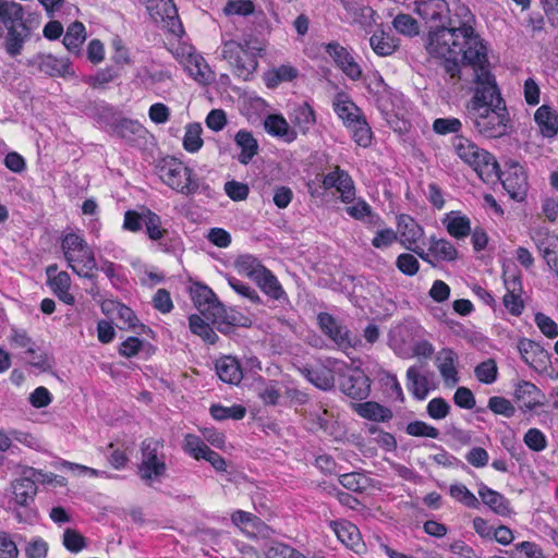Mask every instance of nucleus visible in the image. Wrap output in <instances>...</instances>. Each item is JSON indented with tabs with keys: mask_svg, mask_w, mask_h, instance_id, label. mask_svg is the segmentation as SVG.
I'll list each match as a JSON object with an SVG mask.
<instances>
[{
	"mask_svg": "<svg viewBox=\"0 0 558 558\" xmlns=\"http://www.w3.org/2000/svg\"><path fill=\"white\" fill-rule=\"evenodd\" d=\"M458 14L463 19L459 25L450 21L449 27L428 32L427 50L446 60L445 70L451 78L460 77L461 66L458 60L461 57L463 61L472 65L477 84L480 71L488 70L486 47L474 32L472 26L474 17L470 9L461 5L458 8Z\"/></svg>",
	"mask_w": 558,
	"mask_h": 558,
	"instance_id": "obj_1",
	"label": "nucleus"
},
{
	"mask_svg": "<svg viewBox=\"0 0 558 558\" xmlns=\"http://www.w3.org/2000/svg\"><path fill=\"white\" fill-rule=\"evenodd\" d=\"M474 129L484 137L498 138L508 134L510 114L489 70L477 74V86L466 106Z\"/></svg>",
	"mask_w": 558,
	"mask_h": 558,
	"instance_id": "obj_2",
	"label": "nucleus"
},
{
	"mask_svg": "<svg viewBox=\"0 0 558 558\" xmlns=\"http://www.w3.org/2000/svg\"><path fill=\"white\" fill-rule=\"evenodd\" d=\"M68 267L78 277L90 279L98 269L95 253L87 241L76 232L65 233L60 243Z\"/></svg>",
	"mask_w": 558,
	"mask_h": 558,
	"instance_id": "obj_3",
	"label": "nucleus"
},
{
	"mask_svg": "<svg viewBox=\"0 0 558 558\" xmlns=\"http://www.w3.org/2000/svg\"><path fill=\"white\" fill-rule=\"evenodd\" d=\"M262 51L258 41L245 38L242 41L223 40L221 56L231 66L233 74L248 80L257 68V54Z\"/></svg>",
	"mask_w": 558,
	"mask_h": 558,
	"instance_id": "obj_4",
	"label": "nucleus"
},
{
	"mask_svg": "<svg viewBox=\"0 0 558 558\" xmlns=\"http://www.w3.org/2000/svg\"><path fill=\"white\" fill-rule=\"evenodd\" d=\"M167 473L166 456L161 441L148 438L141 445V460L137 466L140 478L148 486L160 482Z\"/></svg>",
	"mask_w": 558,
	"mask_h": 558,
	"instance_id": "obj_5",
	"label": "nucleus"
},
{
	"mask_svg": "<svg viewBox=\"0 0 558 558\" xmlns=\"http://www.w3.org/2000/svg\"><path fill=\"white\" fill-rule=\"evenodd\" d=\"M156 168L161 181L179 193L189 195L198 187L192 169L174 157L161 158Z\"/></svg>",
	"mask_w": 558,
	"mask_h": 558,
	"instance_id": "obj_6",
	"label": "nucleus"
},
{
	"mask_svg": "<svg viewBox=\"0 0 558 558\" xmlns=\"http://www.w3.org/2000/svg\"><path fill=\"white\" fill-rule=\"evenodd\" d=\"M41 471L33 468L25 470L20 478L12 482V500L15 506L25 508L24 512L15 510V518L19 522H28L35 517V511L28 509L37 494L35 480H39Z\"/></svg>",
	"mask_w": 558,
	"mask_h": 558,
	"instance_id": "obj_7",
	"label": "nucleus"
},
{
	"mask_svg": "<svg viewBox=\"0 0 558 558\" xmlns=\"http://www.w3.org/2000/svg\"><path fill=\"white\" fill-rule=\"evenodd\" d=\"M415 4V13L418 14L426 24H429V32L437 31L441 27H449L450 21H453L456 25L463 20L462 16L458 14V8L462 4H457L454 8L457 19H451L448 16L449 7L445 0H416Z\"/></svg>",
	"mask_w": 558,
	"mask_h": 558,
	"instance_id": "obj_8",
	"label": "nucleus"
},
{
	"mask_svg": "<svg viewBox=\"0 0 558 558\" xmlns=\"http://www.w3.org/2000/svg\"><path fill=\"white\" fill-rule=\"evenodd\" d=\"M365 81L368 92L374 96L376 106L386 120L389 121L392 114L398 116L401 95L393 93L378 72L369 73Z\"/></svg>",
	"mask_w": 558,
	"mask_h": 558,
	"instance_id": "obj_9",
	"label": "nucleus"
},
{
	"mask_svg": "<svg viewBox=\"0 0 558 558\" xmlns=\"http://www.w3.org/2000/svg\"><path fill=\"white\" fill-rule=\"evenodd\" d=\"M529 234L548 268L558 275V235L546 226L534 227Z\"/></svg>",
	"mask_w": 558,
	"mask_h": 558,
	"instance_id": "obj_10",
	"label": "nucleus"
},
{
	"mask_svg": "<svg viewBox=\"0 0 558 558\" xmlns=\"http://www.w3.org/2000/svg\"><path fill=\"white\" fill-rule=\"evenodd\" d=\"M319 327L339 349L347 350L355 348L360 340L353 338L349 329L337 318L328 313H320L317 316Z\"/></svg>",
	"mask_w": 558,
	"mask_h": 558,
	"instance_id": "obj_11",
	"label": "nucleus"
},
{
	"mask_svg": "<svg viewBox=\"0 0 558 558\" xmlns=\"http://www.w3.org/2000/svg\"><path fill=\"white\" fill-rule=\"evenodd\" d=\"M147 9L156 22H162L165 27L174 35L183 33L178 11L172 0H148Z\"/></svg>",
	"mask_w": 558,
	"mask_h": 558,
	"instance_id": "obj_12",
	"label": "nucleus"
},
{
	"mask_svg": "<svg viewBox=\"0 0 558 558\" xmlns=\"http://www.w3.org/2000/svg\"><path fill=\"white\" fill-rule=\"evenodd\" d=\"M29 66L49 76L65 77L74 75L71 62L65 58H57L51 53H37L27 61Z\"/></svg>",
	"mask_w": 558,
	"mask_h": 558,
	"instance_id": "obj_13",
	"label": "nucleus"
},
{
	"mask_svg": "<svg viewBox=\"0 0 558 558\" xmlns=\"http://www.w3.org/2000/svg\"><path fill=\"white\" fill-rule=\"evenodd\" d=\"M323 186L326 190L335 187L340 193V199L343 203H351L355 198V187L349 173L339 167L327 173L323 179Z\"/></svg>",
	"mask_w": 558,
	"mask_h": 558,
	"instance_id": "obj_14",
	"label": "nucleus"
},
{
	"mask_svg": "<svg viewBox=\"0 0 558 558\" xmlns=\"http://www.w3.org/2000/svg\"><path fill=\"white\" fill-rule=\"evenodd\" d=\"M191 295L197 310L208 320L211 319L215 313L222 311V303L218 300L214 291L206 286H194L191 289Z\"/></svg>",
	"mask_w": 558,
	"mask_h": 558,
	"instance_id": "obj_15",
	"label": "nucleus"
},
{
	"mask_svg": "<svg viewBox=\"0 0 558 558\" xmlns=\"http://www.w3.org/2000/svg\"><path fill=\"white\" fill-rule=\"evenodd\" d=\"M340 388L352 399L363 400L368 397L371 385L368 377L362 371L354 369L342 376Z\"/></svg>",
	"mask_w": 558,
	"mask_h": 558,
	"instance_id": "obj_16",
	"label": "nucleus"
},
{
	"mask_svg": "<svg viewBox=\"0 0 558 558\" xmlns=\"http://www.w3.org/2000/svg\"><path fill=\"white\" fill-rule=\"evenodd\" d=\"M505 190L513 199H522L527 187L526 174L520 165L513 163L505 172H500V178Z\"/></svg>",
	"mask_w": 558,
	"mask_h": 558,
	"instance_id": "obj_17",
	"label": "nucleus"
},
{
	"mask_svg": "<svg viewBox=\"0 0 558 558\" xmlns=\"http://www.w3.org/2000/svg\"><path fill=\"white\" fill-rule=\"evenodd\" d=\"M326 51L349 78L355 81L361 77L362 70L347 48L338 43H330L327 45Z\"/></svg>",
	"mask_w": 558,
	"mask_h": 558,
	"instance_id": "obj_18",
	"label": "nucleus"
},
{
	"mask_svg": "<svg viewBox=\"0 0 558 558\" xmlns=\"http://www.w3.org/2000/svg\"><path fill=\"white\" fill-rule=\"evenodd\" d=\"M31 28L24 21L7 28V35L2 43L7 54L11 58L20 56L24 49L25 43L31 38Z\"/></svg>",
	"mask_w": 558,
	"mask_h": 558,
	"instance_id": "obj_19",
	"label": "nucleus"
},
{
	"mask_svg": "<svg viewBox=\"0 0 558 558\" xmlns=\"http://www.w3.org/2000/svg\"><path fill=\"white\" fill-rule=\"evenodd\" d=\"M330 529L333 531L338 539L348 548L360 554L364 548L361 533L356 525L349 521H330Z\"/></svg>",
	"mask_w": 558,
	"mask_h": 558,
	"instance_id": "obj_20",
	"label": "nucleus"
},
{
	"mask_svg": "<svg viewBox=\"0 0 558 558\" xmlns=\"http://www.w3.org/2000/svg\"><path fill=\"white\" fill-rule=\"evenodd\" d=\"M484 182H494L500 178V169L496 158L487 150L480 148L476 157L469 163Z\"/></svg>",
	"mask_w": 558,
	"mask_h": 558,
	"instance_id": "obj_21",
	"label": "nucleus"
},
{
	"mask_svg": "<svg viewBox=\"0 0 558 558\" xmlns=\"http://www.w3.org/2000/svg\"><path fill=\"white\" fill-rule=\"evenodd\" d=\"M144 225L146 228V233L148 238L151 241L158 242L159 246L165 252H169L170 248H175V246L179 244V239L172 238L171 245L169 246L167 243H165V239L169 235V232L167 229L162 228L161 218L156 213L151 211L150 209H145V218H144Z\"/></svg>",
	"mask_w": 558,
	"mask_h": 558,
	"instance_id": "obj_22",
	"label": "nucleus"
},
{
	"mask_svg": "<svg viewBox=\"0 0 558 558\" xmlns=\"http://www.w3.org/2000/svg\"><path fill=\"white\" fill-rule=\"evenodd\" d=\"M343 9L351 16L352 23L368 32L376 24L377 13L367 4L357 1H341Z\"/></svg>",
	"mask_w": 558,
	"mask_h": 558,
	"instance_id": "obj_23",
	"label": "nucleus"
},
{
	"mask_svg": "<svg viewBox=\"0 0 558 558\" xmlns=\"http://www.w3.org/2000/svg\"><path fill=\"white\" fill-rule=\"evenodd\" d=\"M544 393L532 383L522 380L517 384L514 399L524 410H534L543 404Z\"/></svg>",
	"mask_w": 558,
	"mask_h": 558,
	"instance_id": "obj_24",
	"label": "nucleus"
},
{
	"mask_svg": "<svg viewBox=\"0 0 558 558\" xmlns=\"http://www.w3.org/2000/svg\"><path fill=\"white\" fill-rule=\"evenodd\" d=\"M457 354L451 349H442L436 357L437 368L447 387H453L459 381L456 367Z\"/></svg>",
	"mask_w": 558,
	"mask_h": 558,
	"instance_id": "obj_25",
	"label": "nucleus"
},
{
	"mask_svg": "<svg viewBox=\"0 0 558 558\" xmlns=\"http://www.w3.org/2000/svg\"><path fill=\"white\" fill-rule=\"evenodd\" d=\"M265 131L286 143H292L296 140V131L290 126L289 122L281 114H269L264 120Z\"/></svg>",
	"mask_w": 558,
	"mask_h": 558,
	"instance_id": "obj_26",
	"label": "nucleus"
},
{
	"mask_svg": "<svg viewBox=\"0 0 558 558\" xmlns=\"http://www.w3.org/2000/svg\"><path fill=\"white\" fill-rule=\"evenodd\" d=\"M407 388L414 398L424 400L430 390L427 373L417 366H410L407 371Z\"/></svg>",
	"mask_w": 558,
	"mask_h": 558,
	"instance_id": "obj_27",
	"label": "nucleus"
},
{
	"mask_svg": "<svg viewBox=\"0 0 558 558\" xmlns=\"http://www.w3.org/2000/svg\"><path fill=\"white\" fill-rule=\"evenodd\" d=\"M215 366L219 378L227 384L238 385L243 378L241 365L233 356L218 359Z\"/></svg>",
	"mask_w": 558,
	"mask_h": 558,
	"instance_id": "obj_28",
	"label": "nucleus"
},
{
	"mask_svg": "<svg viewBox=\"0 0 558 558\" xmlns=\"http://www.w3.org/2000/svg\"><path fill=\"white\" fill-rule=\"evenodd\" d=\"M534 120L544 136L554 137L558 133V113L550 106L538 107L534 113Z\"/></svg>",
	"mask_w": 558,
	"mask_h": 558,
	"instance_id": "obj_29",
	"label": "nucleus"
},
{
	"mask_svg": "<svg viewBox=\"0 0 558 558\" xmlns=\"http://www.w3.org/2000/svg\"><path fill=\"white\" fill-rule=\"evenodd\" d=\"M353 410L363 418L373 422H388L392 418V411L375 401L355 403Z\"/></svg>",
	"mask_w": 558,
	"mask_h": 558,
	"instance_id": "obj_30",
	"label": "nucleus"
},
{
	"mask_svg": "<svg viewBox=\"0 0 558 558\" xmlns=\"http://www.w3.org/2000/svg\"><path fill=\"white\" fill-rule=\"evenodd\" d=\"M447 232L460 240L466 238L471 233V220L460 211H450L442 220Z\"/></svg>",
	"mask_w": 558,
	"mask_h": 558,
	"instance_id": "obj_31",
	"label": "nucleus"
},
{
	"mask_svg": "<svg viewBox=\"0 0 558 558\" xmlns=\"http://www.w3.org/2000/svg\"><path fill=\"white\" fill-rule=\"evenodd\" d=\"M235 145L240 148L238 160L242 165H248L258 153V143L250 131L240 130L234 135Z\"/></svg>",
	"mask_w": 558,
	"mask_h": 558,
	"instance_id": "obj_32",
	"label": "nucleus"
},
{
	"mask_svg": "<svg viewBox=\"0 0 558 558\" xmlns=\"http://www.w3.org/2000/svg\"><path fill=\"white\" fill-rule=\"evenodd\" d=\"M477 493L482 501L495 513L499 515H508L510 513L509 501L500 493L485 484L478 486Z\"/></svg>",
	"mask_w": 558,
	"mask_h": 558,
	"instance_id": "obj_33",
	"label": "nucleus"
},
{
	"mask_svg": "<svg viewBox=\"0 0 558 558\" xmlns=\"http://www.w3.org/2000/svg\"><path fill=\"white\" fill-rule=\"evenodd\" d=\"M24 21V8L12 0H0V34L3 27L9 28Z\"/></svg>",
	"mask_w": 558,
	"mask_h": 558,
	"instance_id": "obj_34",
	"label": "nucleus"
},
{
	"mask_svg": "<svg viewBox=\"0 0 558 558\" xmlns=\"http://www.w3.org/2000/svg\"><path fill=\"white\" fill-rule=\"evenodd\" d=\"M373 51L379 57L391 56L399 47V40L388 32L378 29L369 38Z\"/></svg>",
	"mask_w": 558,
	"mask_h": 558,
	"instance_id": "obj_35",
	"label": "nucleus"
},
{
	"mask_svg": "<svg viewBox=\"0 0 558 558\" xmlns=\"http://www.w3.org/2000/svg\"><path fill=\"white\" fill-rule=\"evenodd\" d=\"M398 227L405 247L408 250H414V246L423 236V229L409 216H401L399 218Z\"/></svg>",
	"mask_w": 558,
	"mask_h": 558,
	"instance_id": "obj_36",
	"label": "nucleus"
},
{
	"mask_svg": "<svg viewBox=\"0 0 558 558\" xmlns=\"http://www.w3.org/2000/svg\"><path fill=\"white\" fill-rule=\"evenodd\" d=\"M290 119L303 134H307L316 124L315 111L307 102L298 105L290 114Z\"/></svg>",
	"mask_w": 558,
	"mask_h": 558,
	"instance_id": "obj_37",
	"label": "nucleus"
},
{
	"mask_svg": "<svg viewBox=\"0 0 558 558\" xmlns=\"http://www.w3.org/2000/svg\"><path fill=\"white\" fill-rule=\"evenodd\" d=\"M255 282L266 295L274 300L279 301L287 298V294L277 277L267 268L262 271Z\"/></svg>",
	"mask_w": 558,
	"mask_h": 558,
	"instance_id": "obj_38",
	"label": "nucleus"
},
{
	"mask_svg": "<svg viewBox=\"0 0 558 558\" xmlns=\"http://www.w3.org/2000/svg\"><path fill=\"white\" fill-rule=\"evenodd\" d=\"M231 521L240 527L245 534L254 536L264 529L263 521L251 512L236 510L231 514Z\"/></svg>",
	"mask_w": 558,
	"mask_h": 558,
	"instance_id": "obj_39",
	"label": "nucleus"
},
{
	"mask_svg": "<svg viewBox=\"0 0 558 558\" xmlns=\"http://www.w3.org/2000/svg\"><path fill=\"white\" fill-rule=\"evenodd\" d=\"M332 105L335 112L343 121L345 126L362 116L361 110L343 93L335 97Z\"/></svg>",
	"mask_w": 558,
	"mask_h": 558,
	"instance_id": "obj_40",
	"label": "nucleus"
},
{
	"mask_svg": "<svg viewBox=\"0 0 558 558\" xmlns=\"http://www.w3.org/2000/svg\"><path fill=\"white\" fill-rule=\"evenodd\" d=\"M48 286L63 303L68 305H73L75 303V298L70 292L71 277L66 271H59V274L53 276L51 280H48Z\"/></svg>",
	"mask_w": 558,
	"mask_h": 558,
	"instance_id": "obj_41",
	"label": "nucleus"
},
{
	"mask_svg": "<svg viewBox=\"0 0 558 558\" xmlns=\"http://www.w3.org/2000/svg\"><path fill=\"white\" fill-rule=\"evenodd\" d=\"M184 69L201 84H209L214 81V73L210 71L204 58L197 52L195 56H192V59L187 61Z\"/></svg>",
	"mask_w": 558,
	"mask_h": 558,
	"instance_id": "obj_42",
	"label": "nucleus"
},
{
	"mask_svg": "<svg viewBox=\"0 0 558 558\" xmlns=\"http://www.w3.org/2000/svg\"><path fill=\"white\" fill-rule=\"evenodd\" d=\"M85 39V26L83 23L76 21L69 25L63 37V45L68 51L72 53H78Z\"/></svg>",
	"mask_w": 558,
	"mask_h": 558,
	"instance_id": "obj_43",
	"label": "nucleus"
},
{
	"mask_svg": "<svg viewBox=\"0 0 558 558\" xmlns=\"http://www.w3.org/2000/svg\"><path fill=\"white\" fill-rule=\"evenodd\" d=\"M429 253L438 260L453 262L458 258L454 245L446 239H430Z\"/></svg>",
	"mask_w": 558,
	"mask_h": 558,
	"instance_id": "obj_44",
	"label": "nucleus"
},
{
	"mask_svg": "<svg viewBox=\"0 0 558 558\" xmlns=\"http://www.w3.org/2000/svg\"><path fill=\"white\" fill-rule=\"evenodd\" d=\"M298 76V70L282 64L265 73L264 81L268 88H275L282 82H290Z\"/></svg>",
	"mask_w": 558,
	"mask_h": 558,
	"instance_id": "obj_45",
	"label": "nucleus"
},
{
	"mask_svg": "<svg viewBox=\"0 0 558 558\" xmlns=\"http://www.w3.org/2000/svg\"><path fill=\"white\" fill-rule=\"evenodd\" d=\"M347 128L352 133L354 142L362 147H367L372 143V130L366 122L365 117L362 114L360 118L354 120Z\"/></svg>",
	"mask_w": 558,
	"mask_h": 558,
	"instance_id": "obj_46",
	"label": "nucleus"
},
{
	"mask_svg": "<svg viewBox=\"0 0 558 558\" xmlns=\"http://www.w3.org/2000/svg\"><path fill=\"white\" fill-rule=\"evenodd\" d=\"M306 378L317 388L323 390L331 389L335 385L333 372L326 366L307 369Z\"/></svg>",
	"mask_w": 558,
	"mask_h": 558,
	"instance_id": "obj_47",
	"label": "nucleus"
},
{
	"mask_svg": "<svg viewBox=\"0 0 558 558\" xmlns=\"http://www.w3.org/2000/svg\"><path fill=\"white\" fill-rule=\"evenodd\" d=\"M214 324L217 325H228V326H247L250 319L244 316L242 313L233 310L226 308L222 304V311L219 313H215L210 319Z\"/></svg>",
	"mask_w": 558,
	"mask_h": 558,
	"instance_id": "obj_48",
	"label": "nucleus"
},
{
	"mask_svg": "<svg viewBox=\"0 0 558 558\" xmlns=\"http://www.w3.org/2000/svg\"><path fill=\"white\" fill-rule=\"evenodd\" d=\"M114 132L122 138L131 142L135 137H144L146 129L137 121L121 119L114 126Z\"/></svg>",
	"mask_w": 558,
	"mask_h": 558,
	"instance_id": "obj_49",
	"label": "nucleus"
},
{
	"mask_svg": "<svg viewBox=\"0 0 558 558\" xmlns=\"http://www.w3.org/2000/svg\"><path fill=\"white\" fill-rule=\"evenodd\" d=\"M203 128L199 123H190L185 126L183 136V147L186 151L194 154L203 147L202 138Z\"/></svg>",
	"mask_w": 558,
	"mask_h": 558,
	"instance_id": "obj_50",
	"label": "nucleus"
},
{
	"mask_svg": "<svg viewBox=\"0 0 558 558\" xmlns=\"http://www.w3.org/2000/svg\"><path fill=\"white\" fill-rule=\"evenodd\" d=\"M452 148L457 156L468 165L476 157L480 149L476 144L464 136H456L452 140Z\"/></svg>",
	"mask_w": 558,
	"mask_h": 558,
	"instance_id": "obj_51",
	"label": "nucleus"
},
{
	"mask_svg": "<svg viewBox=\"0 0 558 558\" xmlns=\"http://www.w3.org/2000/svg\"><path fill=\"white\" fill-rule=\"evenodd\" d=\"M189 325L191 331L199 336L207 343L214 344L217 341V333L201 316L191 315L189 318Z\"/></svg>",
	"mask_w": 558,
	"mask_h": 558,
	"instance_id": "obj_52",
	"label": "nucleus"
},
{
	"mask_svg": "<svg viewBox=\"0 0 558 558\" xmlns=\"http://www.w3.org/2000/svg\"><path fill=\"white\" fill-rule=\"evenodd\" d=\"M449 495L458 502L471 509H477L480 501L477 497L463 484L457 483L449 487Z\"/></svg>",
	"mask_w": 558,
	"mask_h": 558,
	"instance_id": "obj_53",
	"label": "nucleus"
},
{
	"mask_svg": "<svg viewBox=\"0 0 558 558\" xmlns=\"http://www.w3.org/2000/svg\"><path fill=\"white\" fill-rule=\"evenodd\" d=\"M211 416L217 421L227 418L242 420L246 414V409L243 405L234 404L231 407H223L221 404H213L209 409Z\"/></svg>",
	"mask_w": 558,
	"mask_h": 558,
	"instance_id": "obj_54",
	"label": "nucleus"
},
{
	"mask_svg": "<svg viewBox=\"0 0 558 558\" xmlns=\"http://www.w3.org/2000/svg\"><path fill=\"white\" fill-rule=\"evenodd\" d=\"M236 268L241 274L255 281L266 267L263 266L255 257L251 255H243L238 258Z\"/></svg>",
	"mask_w": 558,
	"mask_h": 558,
	"instance_id": "obj_55",
	"label": "nucleus"
},
{
	"mask_svg": "<svg viewBox=\"0 0 558 558\" xmlns=\"http://www.w3.org/2000/svg\"><path fill=\"white\" fill-rule=\"evenodd\" d=\"M474 375L476 379L482 384H494L498 376V367L495 360L488 359L480 363L474 369Z\"/></svg>",
	"mask_w": 558,
	"mask_h": 558,
	"instance_id": "obj_56",
	"label": "nucleus"
},
{
	"mask_svg": "<svg viewBox=\"0 0 558 558\" xmlns=\"http://www.w3.org/2000/svg\"><path fill=\"white\" fill-rule=\"evenodd\" d=\"M210 448L196 435L186 434L183 440V450L196 460L205 457Z\"/></svg>",
	"mask_w": 558,
	"mask_h": 558,
	"instance_id": "obj_57",
	"label": "nucleus"
},
{
	"mask_svg": "<svg viewBox=\"0 0 558 558\" xmlns=\"http://www.w3.org/2000/svg\"><path fill=\"white\" fill-rule=\"evenodd\" d=\"M308 420L312 423V429L331 433L333 425V415L327 410H316L308 414Z\"/></svg>",
	"mask_w": 558,
	"mask_h": 558,
	"instance_id": "obj_58",
	"label": "nucleus"
},
{
	"mask_svg": "<svg viewBox=\"0 0 558 558\" xmlns=\"http://www.w3.org/2000/svg\"><path fill=\"white\" fill-rule=\"evenodd\" d=\"M266 558H305L300 551L283 543H271L265 549Z\"/></svg>",
	"mask_w": 558,
	"mask_h": 558,
	"instance_id": "obj_59",
	"label": "nucleus"
},
{
	"mask_svg": "<svg viewBox=\"0 0 558 558\" xmlns=\"http://www.w3.org/2000/svg\"><path fill=\"white\" fill-rule=\"evenodd\" d=\"M393 28L404 36H415L418 34V25L415 19L410 14L400 13L392 21Z\"/></svg>",
	"mask_w": 558,
	"mask_h": 558,
	"instance_id": "obj_60",
	"label": "nucleus"
},
{
	"mask_svg": "<svg viewBox=\"0 0 558 558\" xmlns=\"http://www.w3.org/2000/svg\"><path fill=\"white\" fill-rule=\"evenodd\" d=\"M255 4L252 0H229L223 7L225 15L247 16L254 13Z\"/></svg>",
	"mask_w": 558,
	"mask_h": 558,
	"instance_id": "obj_61",
	"label": "nucleus"
},
{
	"mask_svg": "<svg viewBox=\"0 0 558 558\" xmlns=\"http://www.w3.org/2000/svg\"><path fill=\"white\" fill-rule=\"evenodd\" d=\"M62 544L69 551L77 554L86 547V539L78 531L66 529L62 535Z\"/></svg>",
	"mask_w": 558,
	"mask_h": 558,
	"instance_id": "obj_62",
	"label": "nucleus"
},
{
	"mask_svg": "<svg viewBox=\"0 0 558 558\" xmlns=\"http://www.w3.org/2000/svg\"><path fill=\"white\" fill-rule=\"evenodd\" d=\"M228 283L231 287V289L235 293H238L240 296L248 300L251 303H254V304L260 303V298H259L257 291L250 284H247L234 277L228 278Z\"/></svg>",
	"mask_w": 558,
	"mask_h": 558,
	"instance_id": "obj_63",
	"label": "nucleus"
},
{
	"mask_svg": "<svg viewBox=\"0 0 558 558\" xmlns=\"http://www.w3.org/2000/svg\"><path fill=\"white\" fill-rule=\"evenodd\" d=\"M487 408L495 414L502 415L507 418L512 417L515 413V408L510 400L494 396L488 399Z\"/></svg>",
	"mask_w": 558,
	"mask_h": 558,
	"instance_id": "obj_64",
	"label": "nucleus"
}]
</instances>
